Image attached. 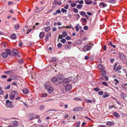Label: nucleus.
<instances>
[{"label": "nucleus", "instance_id": "1", "mask_svg": "<svg viewBox=\"0 0 127 127\" xmlns=\"http://www.w3.org/2000/svg\"><path fill=\"white\" fill-rule=\"evenodd\" d=\"M52 81L55 85H58L60 84L63 83L61 79H59L57 77H53L52 79Z\"/></svg>", "mask_w": 127, "mask_h": 127}, {"label": "nucleus", "instance_id": "2", "mask_svg": "<svg viewBox=\"0 0 127 127\" xmlns=\"http://www.w3.org/2000/svg\"><path fill=\"white\" fill-rule=\"evenodd\" d=\"M94 45L91 43L89 42L86 46L83 47V50L84 51H87L90 50L93 46Z\"/></svg>", "mask_w": 127, "mask_h": 127}, {"label": "nucleus", "instance_id": "3", "mask_svg": "<svg viewBox=\"0 0 127 127\" xmlns=\"http://www.w3.org/2000/svg\"><path fill=\"white\" fill-rule=\"evenodd\" d=\"M45 88L47 90L48 92L50 93H51L53 91V88L50 86L49 85H47L45 86Z\"/></svg>", "mask_w": 127, "mask_h": 127}, {"label": "nucleus", "instance_id": "4", "mask_svg": "<svg viewBox=\"0 0 127 127\" xmlns=\"http://www.w3.org/2000/svg\"><path fill=\"white\" fill-rule=\"evenodd\" d=\"M11 93L13 95L14 97H15V99L17 100L19 99L20 98V97L19 96L18 93L15 91H12Z\"/></svg>", "mask_w": 127, "mask_h": 127}, {"label": "nucleus", "instance_id": "5", "mask_svg": "<svg viewBox=\"0 0 127 127\" xmlns=\"http://www.w3.org/2000/svg\"><path fill=\"white\" fill-rule=\"evenodd\" d=\"M72 79V77H70L64 79L63 81V84L64 86H65V83H68L70 82Z\"/></svg>", "mask_w": 127, "mask_h": 127}, {"label": "nucleus", "instance_id": "6", "mask_svg": "<svg viewBox=\"0 0 127 127\" xmlns=\"http://www.w3.org/2000/svg\"><path fill=\"white\" fill-rule=\"evenodd\" d=\"M12 101H10L8 100H7L6 101V104L8 107H11L13 106V105L12 104Z\"/></svg>", "mask_w": 127, "mask_h": 127}, {"label": "nucleus", "instance_id": "7", "mask_svg": "<svg viewBox=\"0 0 127 127\" xmlns=\"http://www.w3.org/2000/svg\"><path fill=\"white\" fill-rule=\"evenodd\" d=\"M119 55L120 58L122 60H124L126 58L125 56L122 53H119Z\"/></svg>", "mask_w": 127, "mask_h": 127}, {"label": "nucleus", "instance_id": "8", "mask_svg": "<svg viewBox=\"0 0 127 127\" xmlns=\"http://www.w3.org/2000/svg\"><path fill=\"white\" fill-rule=\"evenodd\" d=\"M65 89L67 91H69L72 89V86L71 85H65Z\"/></svg>", "mask_w": 127, "mask_h": 127}, {"label": "nucleus", "instance_id": "9", "mask_svg": "<svg viewBox=\"0 0 127 127\" xmlns=\"http://www.w3.org/2000/svg\"><path fill=\"white\" fill-rule=\"evenodd\" d=\"M94 100L92 101V100L88 99H85L84 100V101L85 102L87 103H92V102H93L94 103H95V101L94 100Z\"/></svg>", "mask_w": 127, "mask_h": 127}, {"label": "nucleus", "instance_id": "10", "mask_svg": "<svg viewBox=\"0 0 127 127\" xmlns=\"http://www.w3.org/2000/svg\"><path fill=\"white\" fill-rule=\"evenodd\" d=\"M53 3L55 5H61L62 4L61 2H59L57 0H54Z\"/></svg>", "mask_w": 127, "mask_h": 127}, {"label": "nucleus", "instance_id": "11", "mask_svg": "<svg viewBox=\"0 0 127 127\" xmlns=\"http://www.w3.org/2000/svg\"><path fill=\"white\" fill-rule=\"evenodd\" d=\"M57 78H59V79H60L61 80L62 82H63V79H64V77H63V75L62 74H59V75H58V76Z\"/></svg>", "mask_w": 127, "mask_h": 127}, {"label": "nucleus", "instance_id": "12", "mask_svg": "<svg viewBox=\"0 0 127 127\" xmlns=\"http://www.w3.org/2000/svg\"><path fill=\"white\" fill-rule=\"evenodd\" d=\"M85 2L86 4L87 5L93 3L92 0H85Z\"/></svg>", "mask_w": 127, "mask_h": 127}, {"label": "nucleus", "instance_id": "13", "mask_svg": "<svg viewBox=\"0 0 127 127\" xmlns=\"http://www.w3.org/2000/svg\"><path fill=\"white\" fill-rule=\"evenodd\" d=\"M12 52L15 56L16 55H17L19 53L18 51L15 49H13Z\"/></svg>", "mask_w": 127, "mask_h": 127}, {"label": "nucleus", "instance_id": "14", "mask_svg": "<svg viewBox=\"0 0 127 127\" xmlns=\"http://www.w3.org/2000/svg\"><path fill=\"white\" fill-rule=\"evenodd\" d=\"M82 108L81 107H77L74 108L73 111H79L81 110L82 109Z\"/></svg>", "mask_w": 127, "mask_h": 127}, {"label": "nucleus", "instance_id": "15", "mask_svg": "<svg viewBox=\"0 0 127 127\" xmlns=\"http://www.w3.org/2000/svg\"><path fill=\"white\" fill-rule=\"evenodd\" d=\"M34 114L33 113H29L27 115V117L28 119H29L32 117L33 116H34Z\"/></svg>", "mask_w": 127, "mask_h": 127}, {"label": "nucleus", "instance_id": "16", "mask_svg": "<svg viewBox=\"0 0 127 127\" xmlns=\"http://www.w3.org/2000/svg\"><path fill=\"white\" fill-rule=\"evenodd\" d=\"M23 92L24 94H27L28 93V90L27 89H24L23 90Z\"/></svg>", "mask_w": 127, "mask_h": 127}, {"label": "nucleus", "instance_id": "17", "mask_svg": "<svg viewBox=\"0 0 127 127\" xmlns=\"http://www.w3.org/2000/svg\"><path fill=\"white\" fill-rule=\"evenodd\" d=\"M45 35V33L44 32H40L39 34V37L40 38H42Z\"/></svg>", "mask_w": 127, "mask_h": 127}, {"label": "nucleus", "instance_id": "18", "mask_svg": "<svg viewBox=\"0 0 127 127\" xmlns=\"http://www.w3.org/2000/svg\"><path fill=\"white\" fill-rule=\"evenodd\" d=\"M5 51L7 55H11V51L10 50L8 49H6L5 50Z\"/></svg>", "mask_w": 127, "mask_h": 127}, {"label": "nucleus", "instance_id": "19", "mask_svg": "<svg viewBox=\"0 0 127 127\" xmlns=\"http://www.w3.org/2000/svg\"><path fill=\"white\" fill-rule=\"evenodd\" d=\"M51 29L50 26H48L44 28V31L45 32H48Z\"/></svg>", "mask_w": 127, "mask_h": 127}, {"label": "nucleus", "instance_id": "20", "mask_svg": "<svg viewBox=\"0 0 127 127\" xmlns=\"http://www.w3.org/2000/svg\"><path fill=\"white\" fill-rule=\"evenodd\" d=\"M109 95L107 94V92H105L104 93V95H103V98H105L109 96Z\"/></svg>", "mask_w": 127, "mask_h": 127}, {"label": "nucleus", "instance_id": "21", "mask_svg": "<svg viewBox=\"0 0 127 127\" xmlns=\"http://www.w3.org/2000/svg\"><path fill=\"white\" fill-rule=\"evenodd\" d=\"M2 57L3 58H6L7 57L8 55L6 53L3 52L1 54Z\"/></svg>", "mask_w": 127, "mask_h": 127}, {"label": "nucleus", "instance_id": "22", "mask_svg": "<svg viewBox=\"0 0 127 127\" xmlns=\"http://www.w3.org/2000/svg\"><path fill=\"white\" fill-rule=\"evenodd\" d=\"M114 124L113 123L110 121L107 122L106 124V125L108 126H113Z\"/></svg>", "mask_w": 127, "mask_h": 127}, {"label": "nucleus", "instance_id": "23", "mask_svg": "<svg viewBox=\"0 0 127 127\" xmlns=\"http://www.w3.org/2000/svg\"><path fill=\"white\" fill-rule=\"evenodd\" d=\"M102 6L103 7H106L107 6V4L104 3L103 2H101L99 5V6L100 7V5Z\"/></svg>", "mask_w": 127, "mask_h": 127}, {"label": "nucleus", "instance_id": "24", "mask_svg": "<svg viewBox=\"0 0 127 127\" xmlns=\"http://www.w3.org/2000/svg\"><path fill=\"white\" fill-rule=\"evenodd\" d=\"M98 67L99 69L101 70L103 69L104 68V66L101 64H99L98 65Z\"/></svg>", "mask_w": 127, "mask_h": 127}, {"label": "nucleus", "instance_id": "25", "mask_svg": "<svg viewBox=\"0 0 127 127\" xmlns=\"http://www.w3.org/2000/svg\"><path fill=\"white\" fill-rule=\"evenodd\" d=\"M75 19H76V20H77L80 18V15L78 14H76L74 15Z\"/></svg>", "mask_w": 127, "mask_h": 127}, {"label": "nucleus", "instance_id": "26", "mask_svg": "<svg viewBox=\"0 0 127 127\" xmlns=\"http://www.w3.org/2000/svg\"><path fill=\"white\" fill-rule=\"evenodd\" d=\"M114 116L116 118H119L120 116L116 112H114L113 113Z\"/></svg>", "mask_w": 127, "mask_h": 127}, {"label": "nucleus", "instance_id": "27", "mask_svg": "<svg viewBox=\"0 0 127 127\" xmlns=\"http://www.w3.org/2000/svg\"><path fill=\"white\" fill-rule=\"evenodd\" d=\"M67 35V33L65 31H64L62 33V36L63 37H64Z\"/></svg>", "mask_w": 127, "mask_h": 127}, {"label": "nucleus", "instance_id": "28", "mask_svg": "<svg viewBox=\"0 0 127 127\" xmlns=\"http://www.w3.org/2000/svg\"><path fill=\"white\" fill-rule=\"evenodd\" d=\"M83 6L82 5L78 4L76 6V7L78 9H81Z\"/></svg>", "mask_w": 127, "mask_h": 127}, {"label": "nucleus", "instance_id": "29", "mask_svg": "<svg viewBox=\"0 0 127 127\" xmlns=\"http://www.w3.org/2000/svg\"><path fill=\"white\" fill-rule=\"evenodd\" d=\"M77 77L74 78L73 79H72L71 80L73 83H75L77 81Z\"/></svg>", "mask_w": 127, "mask_h": 127}, {"label": "nucleus", "instance_id": "30", "mask_svg": "<svg viewBox=\"0 0 127 127\" xmlns=\"http://www.w3.org/2000/svg\"><path fill=\"white\" fill-rule=\"evenodd\" d=\"M121 68V67L120 65H118L116 68H115V70L116 71H118Z\"/></svg>", "mask_w": 127, "mask_h": 127}, {"label": "nucleus", "instance_id": "31", "mask_svg": "<svg viewBox=\"0 0 127 127\" xmlns=\"http://www.w3.org/2000/svg\"><path fill=\"white\" fill-rule=\"evenodd\" d=\"M101 74L102 76H104L106 75V72L104 70H102L101 72Z\"/></svg>", "mask_w": 127, "mask_h": 127}, {"label": "nucleus", "instance_id": "32", "mask_svg": "<svg viewBox=\"0 0 127 127\" xmlns=\"http://www.w3.org/2000/svg\"><path fill=\"white\" fill-rule=\"evenodd\" d=\"M126 95L124 93L122 94L121 95V97L123 99H124L126 98Z\"/></svg>", "mask_w": 127, "mask_h": 127}, {"label": "nucleus", "instance_id": "33", "mask_svg": "<svg viewBox=\"0 0 127 127\" xmlns=\"http://www.w3.org/2000/svg\"><path fill=\"white\" fill-rule=\"evenodd\" d=\"M11 37L13 39H15L16 38V36L15 34H13L11 35Z\"/></svg>", "mask_w": 127, "mask_h": 127}, {"label": "nucleus", "instance_id": "34", "mask_svg": "<svg viewBox=\"0 0 127 127\" xmlns=\"http://www.w3.org/2000/svg\"><path fill=\"white\" fill-rule=\"evenodd\" d=\"M9 97L10 99L11 100L15 98L13 95L12 94L11 95H10Z\"/></svg>", "mask_w": 127, "mask_h": 127}, {"label": "nucleus", "instance_id": "35", "mask_svg": "<svg viewBox=\"0 0 127 127\" xmlns=\"http://www.w3.org/2000/svg\"><path fill=\"white\" fill-rule=\"evenodd\" d=\"M109 2L110 3H114L116 2V0H109Z\"/></svg>", "mask_w": 127, "mask_h": 127}, {"label": "nucleus", "instance_id": "36", "mask_svg": "<svg viewBox=\"0 0 127 127\" xmlns=\"http://www.w3.org/2000/svg\"><path fill=\"white\" fill-rule=\"evenodd\" d=\"M108 45L111 46H112L114 48H115L116 46L115 45H113L112 44L111 42H110L109 44Z\"/></svg>", "mask_w": 127, "mask_h": 127}, {"label": "nucleus", "instance_id": "37", "mask_svg": "<svg viewBox=\"0 0 127 127\" xmlns=\"http://www.w3.org/2000/svg\"><path fill=\"white\" fill-rule=\"evenodd\" d=\"M80 14L82 16L84 15L86 13L85 12L82 11L81 12H80Z\"/></svg>", "mask_w": 127, "mask_h": 127}, {"label": "nucleus", "instance_id": "38", "mask_svg": "<svg viewBox=\"0 0 127 127\" xmlns=\"http://www.w3.org/2000/svg\"><path fill=\"white\" fill-rule=\"evenodd\" d=\"M20 27V26L18 24H17L14 26V28L16 29H18Z\"/></svg>", "mask_w": 127, "mask_h": 127}, {"label": "nucleus", "instance_id": "39", "mask_svg": "<svg viewBox=\"0 0 127 127\" xmlns=\"http://www.w3.org/2000/svg\"><path fill=\"white\" fill-rule=\"evenodd\" d=\"M13 123L14 125L17 126L18 124V123L16 121H14L13 122Z\"/></svg>", "mask_w": 127, "mask_h": 127}, {"label": "nucleus", "instance_id": "40", "mask_svg": "<svg viewBox=\"0 0 127 127\" xmlns=\"http://www.w3.org/2000/svg\"><path fill=\"white\" fill-rule=\"evenodd\" d=\"M62 46V44L60 43H59L57 45V47L60 48H61Z\"/></svg>", "mask_w": 127, "mask_h": 127}, {"label": "nucleus", "instance_id": "41", "mask_svg": "<svg viewBox=\"0 0 127 127\" xmlns=\"http://www.w3.org/2000/svg\"><path fill=\"white\" fill-rule=\"evenodd\" d=\"M56 61V59L55 57H53L52 58V59L50 61V62H55Z\"/></svg>", "mask_w": 127, "mask_h": 127}, {"label": "nucleus", "instance_id": "42", "mask_svg": "<svg viewBox=\"0 0 127 127\" xmlns=\"http://www.w3.org/2000/svg\"><path fill=\"white\" fill-rule=\"evenodd\" d=\"M71 48V47L69 45H66L65 47V49H70Z\"/></svg>", "mask_w": 127, "mask_h": 127}, {"label": "nucleus", "instance_id": "43", "mask_svg": "<svg viewBox=\"0 0 127 127\" xmlns=\"http://www.w3.org/2000/svg\"><path fill=\"white\" fill-rule=\"evenodd\" d=\"M18 78V77L17 76H12V79L14 80H16Z\"/></svg>", "mask_w": 127, "mask_h": 127}, {"label": "nucleus", "instance_id": "44", "mask_svg": "<svg viewBox=\"0 0 127 127\" xmlns=\"http://www.w3.org/2000/svg\"><path fill=\"white\" fill-rule=\"evenodd\" d=\"M102 84L104 85L105 86H107L108 85V84L106 82H102Z\"/></svg>", "mask_w": 127, "mask_h": 127}, {"label": "nucleus", "instance_id": "45", "mask_svg": "<svg viewBox=\"0 0 127 127\" xmlns=\"http://www.w3.org/2000/svg\"><path fill=\"white\" fill-rule=\"evenodd\" d=\"M73 11L75 13H77L78 12V10L76 8H74L73 10Z\"/></svg>", "mask_w": 127, "mask_h": 127}, {"label": "nucleus", "instance_id": "46", "mask_svg": "<svg viewBox=\"0 0 127 127\" xmlns=\"http://www.w3.org/2000/svg\"><path fill=\"white\" fill-rule=\"evenodd\" d=\"M114 81L116 82V83H115V85H116L118 83H119V81L116 79H114Z\"/></svg>", "mask_w": 127, "mask_h": 127}, {"label": "nucleus", "instance_id": "47", "mask_svg": "<svg viewBox=\"0 0 127 127\" xmlns=\"http://www.w3.org/2000/svg\"><path fill=\"white\" fill-rule=\"evenodd\" d=\"M66 41V40L64 39H63L61 40V42L62 43H64Z\"/></svg>", "mask_w": 127, "mask_h": 127}, {"label": "nucleus", "instance_id": "48", "mask_svg": "<svg viewBox=\"0 0 127 127\" xmlns=\"http://www.w3.org/2000/svg\"><path fill=\"white\" fill-rule=\"evenodd\" d=\"M77 4L75 3H71V6L72 7H74L76 6Z\"/></svg>", "mask_w": 127, "mask_h": 127}, {"label": "nucleus", "instance_id": "49", "mask_svg": "<svg viewBox=\"0 0 127 127\" xmlns=\"http://www.w3.org/2000/svg\"><path fill=\"white\" fill-rule=\"evenodd\" d=\"M44 106L43 105H41V106L40 108H39V109L41 110H43L44 108Z\"/></svg>", "mask_w": 127, "mask_h": 127}, {"label": "nucleus", "instance_id": "50", "mask_svg": "<svg viewBox=\"0 0 127 127\" xmlns=\"http://www.w3.org/2000/svg\"><path fill=\"white\" fill-rule=\"evenodd\" d=\"M61 11L63 12H65L67 11V10L66 9L63 8L61 9Z\"/></svg>", "mask_w": 127, "mask_h": 127}, {"label": "nucleus", "instance_id": "51", "mask_svg": "<svg viewBox=\"0 0 127 127\" xmlns=\"http://www.w3.org/2000/svg\"><path fill=\"white\" fill-rule=\"evenodd\" d=\"M94 90L96 92L98 91L99 90V89L98 88H95L94 89Z\"/></svg>", "mask_w": 127, "mask_h": 127}, {"label": "nucleus", "instance_id": "52", "mask_svg": "<svg viewBox=\"0 0 127 127\" xmlns=\"http://www.w3.org/2000/svg\"><path fill=\"white\" fill-rule=\"evenodd\" d=\"M74 99L75 100H81V99L80 98L77 97L74 98Z\"/></svg>", "mask_w": 127, "mask_h": 127}, {"label": "nucleus", "instance_id": "53", "mask_svg": "<svg viewBox=\"0 0 127 127\" xmlns=\"http://www.w3.org/2000/svg\"><path fill=\"white\" fill-rule=\"evenodd\" d=\"M81 20H82L84 22H85L87 21L86 19L85 18H82L81 19Z\"/></svg>", "mask_w": 127, "mask_h": 127}, {"label": "nucleus", "instance_id": "54", "mask_svg": "<svg viewBox=\"0 0 127 127\" xmlns=\"http://www.w3.org/2000/svg\"><path fill=\"white\" fill-rule=\"evenodd\" d=\"M103 92L102 91H99L98 93V94L99 95H102L103 94Z\"/></svg>", "mask_w": 127, "mask_h": 127}, {"label": "nucleus", "instance_id": "55", "mask_svg": "<svg viewBox=\"0 0 127 127\" xmlns=\"http://www.w3.org/2000/svg\"><path fill=\"white\" fill-rule=\"evenodd\" d=\"M68 4H67L64 6V8L66 9H67L68 8Z\"/></svg>", "mask_w": 127, "mask_h": 127}, {"label": "nucleus", "instance_id": "56", "mask_svg": "<svg viewBox=\"0 0 127 127\" xmlns=\"http://www.w3.org/2000/svg\"><path fill=\"white\" fill-rule=\"evenodd\" d=\"M3 78H7V76L5 75H3L1 76Z\"/></svg>", "mask_w": 127, "mask_h": 127}, {"label": "nucleus", "instance_id": "57", "mask_svg": "<svg viewBox=\"0 0 127 127\" xmlns=\"http://www.w3.org/2000/svg\"><path fill=\"white\" fill-rule=\"evenodd\" d=\"M83 28L85 30H87L88 29V27L87 26H85Z\"/></svg>", "mask_w": 127, "mask_h": 127}, {"label": "nucleus", "instance_id": "58", "mask_svg": "<svg viewBox=\"0 0 127 127\" xmlns=\"http://www.w3.org/2000/svg\"><path fill=\"white\" fill-rule=\"evenodd\" d=\"M35 119V117H32L29 119V120L30 121L32 120H34Z\"/></svg>", "mask_w": 127, "mask_h": 127}, {"label": "nucleus", "instance_id": "59", "mask_svg": "<svg viewBox=\"0 0 127 127\" xmlns=\"http://www.w3.org/2000/svg\"><path fill=\"white\" fill-rule=\"evenodd\" d=\"M67 40H70L71 39V37L69 36H67L65 38Z\"/></svg>", "mask_w": 127, "mask_h": 127}, {"label": "nucleus", "instance_id": "60", "mask_svg": "<svg viewBox=\"0 0 127 127\" xmlns=\"http://www.w3.org/2000/svg\"><path fill=\"white\" fill-rule=\"evenodd\" d=\"M75 28L76 29V31L77 32H78L79 31V29L78 27L77 26H76L75 27Z\"/></svg>", "mask_w": 127, "mask_h": 127}, {"label": "nucleus", "instance_id": "61", "mask_svg": "<svg viewBox=\"0 0 127 127\" xmlns=\"http://www.w3.org/2000/svg\"><path fill=\"white\" fill-rule=\"evenodd\" d=\"M84 3V2L83 0H81L79 1V3L80 4H82Z\"/></svg>", "mask_w": 127, "mask_h": 127}, {"label": "nucleus", "instance_id": "62", "mask_svg": "<svg viewBox=\"0 0 127 127\" xmlns=\"http://www.w3.org/2000/svg\"><path fill=\"white\" fill-rule=\"evenodd\" d=\"M12 85L14 86H18L17 85L15 82H13L12 83Z\"/></svg>", "mask_w": 127, "mask_h": 127}, {"label": "nucleus", "instance_id": "63", "mask_svg": "<svg viewBox=\"0 0 127 127\" xmlns=\"http://www.w3.org/2000/svg\"><path fill=\"white\" fill-rule=\"evenodd\" d=\"M32 30V29H30L28 30L27 32V34H28Z\"/></svg>", "mask_w": 127, "mask_h": 127}, {"label": "nucleus", "instance_id": "64", "mask_svg": "<svg viewBox=\"0 0 127 127\" xmlns=\"http://www.w3.org/2000/svg\"><path fill=\"white\" fill-rule=\"evenodd\" d=\"M18 62L20 63H23V61L22 59H20L18 60Z\"/></svg>", "mask_w": 127, "mask_h": 127}]
</instances>
